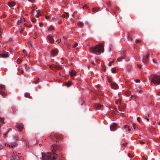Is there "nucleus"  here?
<instances>
[{
  "label": "nucleus",
  "mask_w": 160,
  "mask_h": 160,
  "mask_svg": "<svg viewBox=\"0 0 160 160\" xmlns=\"http://www.w3.org/2000/svg\"><path fill=\"white\" fill-rule=\"evenodd\" d=\"M52 152H48L42 155L43 160H55L58 155L60 154L61 148L58 145H52L51 147Z\"/></svg>",
  "instance_id": "1"
},
{
  "label": "nucleus",
  "mask_w": 160,
  "mask_h": 160,
  "mask_svg": "<svg viewBox=\"0 0 160 160\" xmlns=\"http://www.w3.org/2000/svg\"><path fill=\"white\" fill-rule=\"evenodd\" d=\"M89 50L91 52L96 55H99L101 52L103 51V45L102 44H98L94 47L90 48Z\"/></svg>",
  "instance_id": "2"
},
{
  "label": "nucleus",
  "mask_w": 160,
  "mask_h": 160,
  "mask_svg": "<svg viewBox=\"0 0 160 160\" xmlns=\"http://www.w3.org/2000/svg\"><path fill=\"white\" fill-rule=\"evenodd\" d=\"M151 81L154 84H160V77L157 75H151L149 78Z\"/></svg>",
  "instance_id": "3"
},
{
  "label": "nucleus",
  "mask_w": 160,
  "mask_h": 160,
  "mask_svg": "<svg viewBox=\"0 0 160 160\" xmlns=\"http://www.w3.org/2000/svg\"><path fill=\"white\" fill-rule=\"evenodd\" d=\"M20 153H17L16 152H13L11 154L12 159V160H18L19 159Z\"/></svg>",
  "instance_id": "4"
},
{
  "label": "nucleus",
  "mask_w": 160,
  "mask_h": 160,
  "mask_svg": "<svg viewBox=\"0 0 160 160\" xmlns=\"http://www.w3.org/2000/svg\"><path fill=\"white\" fill-rule=\"evenodd\" d=\"M5 86L3 85H0V94L5 96L6 93L5 92Z\"/></svg>",
  "instance_id": "5"
},
{
  "label": "nucleus",
  "mask_w": 160,
  "mask_h": 160,
  "mask_svg": "<svg viewBox=\"0 0 160 160\" xmlns=\"http://www.w3.org/2000/svg\"><path fill=\"white\" fill-rule=\"evenodd\" d=\"M50 138L51 139L54 141L56 140L57 139H60L59 136L58 135L54 133L50 135Z\"/></svg>",
  "instance_id": "6"
},
{
  "label": "nucleus",
  "mask_w": 160,
  "mask_h": 160,
  "mask_svg": "<svg viewBox=\"0 0 160 160\" xmlns=\"http://www.w3.org/2000/svg\"><path fill=\"white\" fill-rule=\"evenodd\" d=\"M117 128V125L114 123L112 124L110 126V129L111 131H114Z\"/></svg>",
  "instance_id": "7"
},
{
  "label": "nucleus",
  "mask_w": 160,
  "mask_h": 160,
  "mask_svg": "<svg viewBox=\"0 0 160 160\" xmlns=\"http://www.w3.org/2000/svg\"><path fill=\"white\" fill-rule=\"evenodd\" d=\"M16 127L19 132H21V130L23 128V126L21 123L17 124Z\"/></svg>",
  "instance_id": "8"
},
{
  "label": "nucleus",
  "mask_w": 160,
  "mask_h": 160,
  "mask_svg": "<svg viewBox=\"0 0 160 160\" xmlns=\"http://www.w3.org/2000/svg\"><path fill=\"white\" fill-rule=\"evenodd\" d=\"M35 12H37V14L35 15V16L37 18H38L39 15H42V14L40 12H38L37 11H35L34 9H33L31 12V13L32 14V15Z\"/></svg>",
  "instance_id": "9"
},
{
  "label": "nucleus",
  "mask_w": 160,
  "mask_h": 160,
  "mask_svg": "<svg viewBox=\"0 0 160 160\" xmlns=\"http://www.w3.org/2000/svg\"><path fill=\"white\" fill-rule=\"evenodd\" d=\"M50 68L51 69H53L54 68L57 69H62V68H61V67L58 65H51L49 66Z\"/></svg>",
  "instance_id": "10"
},
{
  "label": "nucleus",
  "mask_w": 160,
  "mask_h": 160,
  "mask_svg": "<svg viewBox=\"0 0 160 160\" xmlns=\"http://www.w3.org/2000/svg\"><path fill=\"white\" fill-rule=\"evenodd\" d=\"M26 22V20L25 18H21L20 19L18 20L17 22V24L18 25H20L21 24H22L23 22Z\"/></svg>",
  "instance_id": "11"
},
{
  "label": "nucleus",
  "mask_w": 160,
  "mask_h": 160,
  "mask_svg": "<svg viewBox=\"0 0 160 160\" xmlns=\"http://www.w3.org/2000/svg\"><path fill=\"white\" fill-rule=\"evenodd\" d=\"M149 53H147L146 56L145 58V59L144 58H143L142 61L144 63H147L148 60V57L149 56Z\"/></svg>",
  "instance_id": "12"
},
{
  "label": "nucleus",
  "mask_w": 160,
  "mask_h": 160,
  "mask_svg": "<svg viewBox=\"0 0 160 160\" xmlns=\"http://www.w3.org/2000/svg\"><path fill=\"white\" fill-rule=\"evenodd\" d=\"M58 53V51L57 50H52L51 51V54L52 56L54 57Z\"/></svg>",
  "instance_id": "13"
},
{
  "label": "nucleus",
  "mask_w": 160,
  "mask_h": 160,
  "mask_svg": "<svg viewBox=\"0 0 160 160\" xmlns=\"http://www.w3.org/2000/svg\"><path fill=\"white\" fill-rule=\"evenodd\" d=\"M48 38L51 43H52L54 41V39L52 36H51V35L49 34L48 35Z\"/></svg>",
  "instance_id": "14"
},
{
  "label": "nucleus",
  "mask_w": 160,
  "mask_h": 160,
  "mask_svg": "<svg viewBox=\"0 0 160 160\" xmlns=\"http://www.w3.org/2000/svg\"><path fill=\"white\" fill-rule=\"evenodd\" d=\"M111 86L112 88L117 89L118 87V85L114 82H112L111 84Z\"/></svg>",
  "instance_id": "15"
},
{
  "label": "nucleus",
  "mask_w": 160,
  "mask_h": 160,
  "mask_svg": "<svg viewBox=\"0 0 160 160\" xmlns=\"http://www.w3.org/2000/svg\"><path fill=\"white\" fill-rule=\"evenodd\" d=\"M9 55L7 53H1L0 54V58H6L8 57Z\"/></svg>",
  "instance_id": "16"
},
{
  "label": "nucleus",
  "mask_w": 160,
  "mask_h": 160,
  "mask_svg": "<svg viewBox=\"0 0 160 160\" xmlns=\"http://www.w3.org/2000/svg\"><path fill=\"white\" fill-rule=\"evenodd\" d=\"M102 107V106L98 104V103H96L94 104V108L95 109H99L101 108V107Z\"/></svg>",
  "instance_id": "17"
},
{
  "label": "nucleus",
  "mask_w": 160,
  "mask_h": 160,
  "mask_svg": "<svg viewBox=\"0 0 160 160\" xmlns=\"http://www.w3.org/2000/svg\"><path fill=\"white\" fill-rule=\"evenodd\" d=\"M70 72V75L71 77L75 76L76 75V72L74 70H72L70 72Z\"/></svg>",
  "instance_id": "18"
},
{
  "label": "nucleus",
  "mask_w": 160,
  "mask_h": 160,
  "mask_svg": "<svg viewBox=\"0 0 160 160\" xmlns=\"http://www.w3.org/2000/svg\"><path fill=\"white\" fill-rule=\"evenodd\" d=\"M72 83L70 81H68L67 82L65 83V85L68 87H69L71 86Z\"/></svg>",
  "instance_id": "19"
},
{
  "label": "nucleus",
  "mask_w": 160,
  "mask_h": 160,
  "mask_svg": "<svg viewBox=\"0 0 160 160\" xmlns=\"http://www.w3.org/2000/svg\"><path fill=\"white\" fill-rule=\"evenodd\" d=\"M5 146L6 147H12L13 148V147L15 146V145L13 144H11V145H10L9 143H6L5 144Z\"/></svg>",
  "instance_id": "20"
},
{
  "label": "nucleus",
  "mask_w": 160,
  "mask_h": 160,
  "mask_svg": "<svg viewBox=\"0 0 160 160\" xmlns=\"http://www.w3.org/2000/svg\"><path fill=\"white\" fill-rule=\"evenodd\" d=\"M99 8H93L92 9V11L93 12L95 13V12H97L99 10Z\"/></svg>",
  "instance_id": "21"
},
{
  "label": "nucleus",
  "mask_w": 160,
  "mask_h": 160,
  "mask_svg": "<svg viewBox=\"0 0 160 160\" xmlns=\"http://www.w3.org/2000/svg\"><path fill=\"white\" fill-rule=\"evenodd\" d=\"M8 5L10 7H11L15 5V3L14 2H9Z\"/></svg>",
  "instance_id": "22"
},
{
  "label": "nucleus",
  "mask_w": 160,
  "mask_h": 160,
  "mask_svg": "<svg viewBox=\"0 0 160 160\" xmlns=\"http://www.w3.org/2000/svg\"><path fill=\"white\" fill-rule=\"evenodd\" d=\"M117 70L116 68H112V72L113 73H116Z\"/></svg>",
  "instance_id": "23"
},
{
  "label": "nucleus",
  "mask_w": 160,
  "mask_h": 160,
  "mask_svg": "<svg viewBox=\"0 0 160 160\" xmlns=\"http://www.w3.org/2000/svg\"><path fill=\"white\" fill-rule=\"evenodd\" d=\"M124 128L127 129L129 132L131 131V130L129 128L128 126L127 125H125L124 126Z\"/></svg>",
  "instance_id": "24"
},
{
  "label": "nucleus",
  "mask_w": 160,
  "mask_h": 160,
  "mask_svg": "<svg viewBox=\"0 0 160 160\" xmlns=\"http://www.w3.org/2000/svg\"><path fill=\"white\" fill-rule=\"evenodd\" d=\"M78 25L80 27H82L83 26V23L81 22H79L78 23Z\"/></svg>",
  "instance_id": "25"
},
{
  "label": "nucleus",
  "mask_w": 160,
  "mask_h": 160,
  "mask_svg": "<svg viewBox=\"0 0 160 160\" xmlns=\"http://www.w3.org/2000/svg\"><path fill=\"white\" fill-rule=\"evenodd\" d=\"M21 61H22V59L20 58H18L17 59V60L16 61L17 63L18 64H20L21 63Z\"/></svg>",
  "instance_id": "26"
},
{
  "label": "nucleus",
  "mask_w": 160,
  "mask_h": 160,
  "mask_svg": "<svg viewBox=\"0 0 160 160\" xmlns=\"http://www.w3.org/2000/svg\"><path fill=\"white\" fill-rule=\"evenodd\" d=\"M24 95H25V97L26 98H30V94L28 93H26Z\"/></svg>",
  "instance_id": "27"
},
{
  "label": "nucleus",
  "mask_w": 160,
  "mask_h": 160,
  "mask_svg": "<svg viewBox=\"0 0 160 160\" xmlns=\"http://www.w3.org/2000/svg\"><path fill=\"white\" fill-rule=\"evenodd\" d=\"M24 26L26 27H28V28H31L32 27V26L30 24L29 25H28L26 23H24Z\"/></svg>",
  "instance_id": "28"
},
{
  "label": "nucleus",
  "mask_w": 160,
  "mask_h": 160,
  "mask_svg": "<svg viewBox=\"0 0 160 160\" xmlns=\"http://www.w3.org/2000/svg\"><path fill=\"white\" fill-rule=\"evenodd\" d=\"M115 103L117 105H118L119 103H120V99L118 100H116Z\"/></svg>",
  "instance_id": "29"
},
{
  "label": "nucleus",
  "mask_w": 160,
  "mask_h": 160,
  "mask_svg": "<svg viewBox=\"0 0 160 160\" xmlns=\"http://www.w3.org/2000/svg\"><path fill=\"white\" fill-rule=\"evenodd\" d=\"M22 52L24 54V57H26L27 56V53L26 52V50H23L22 51Z\"/></svg>",
  "instance_id": "30"
},
{
  "label": "nucleus",
  "mask_w": 160,
  "mask_h": 160,
  "mask_svg": "<svg viewBox=\"0 0 160 160\" xmlns=\"http://www.w3.org/2000/svg\"><path fill=\"white\" fill-rule=\"evenodd\" d=\"M124 59V57L122 56V57H119V58H118L117 60L119 62L121 60V59Z\"/></svg>",
  "instance_id": "31"
},
{
  "label": "nucleus",
  "mask_w": 160,
  "mask_h": 160,
  "mask_svg": "<svg viewBox=\"0 0 160 160\" xmlns=\"http://www.w3.org/2000/svg\"><path fill=\"white\" fill-rule=\"evenodd\" d=\"M64 13H65V17H66V18H67L69 16V15L68 13V12H64Z\"/></svg>",
  "instance_id": "32"
},
{
  "label": "nucleus",
  "mask_w": 160,
  "mask_h": 160,
  "mask_svg": "<svg viewBox=\"0 0 160 160\" xmlns=\"http://www.w3.org/2000/svg\"><path fill=\"white\" fill-rule=\"evenodd\" d=\"M54 30V28L52 26H51L48 28V30L49 31H51Z\"/></svg>",
  "instance_id": "33"
},
{
  "label": "nucleus",
  "mask_w": 160,
  "mask_h": 160,
  "mask_svg": "<svg viewBox=\"0 0 160 160\" xmlns=\"http://www.w3.org/2000/svg\"><path fill=\"white\" fill-rule=\"evenodd\" d=\"M18 71H21V73H23L24 72H23V70H22V68H18Z\"/></svg>",
  "instance_id": "34"
},
{
  "label": "nucleus",
  "mask_w": 160,
  "mask_h": 160,
  "mask_svg": "<svg viewBox=\"0 0 160 160\" xmlns=\"http://www.w3.org/2000/svg\"><path fill=\"white\" fill-rule=\"evenodd\" d=\"M128 40L129 41H130V39H131V36L130 35V34H128Z\"/></svg>",
  "instance_id": "35"
},
{
  "label": "nucleus",
  "mask_w": 160,
  "mask_h": 160,
  "mask_svg": "<svg viewBox=\"0 0 160 160\" xmlns=\"http://www.w3.org/2000/svg\"><path fill=\"white\" fill-rule=\"evenodd\" d=\"M32 22H36V19L35 18H33L32 19Z\"/></svg>",
  "instance_id": "36"
},
{
  "label": "nucleus",
  "mask_w": 160,
  "mask_h": 160,
  "mask_svg": "<svg viewBox=\"0 0 160 160\" xmlns=\"http://www.w3.org/2000/svg\"><path fill=\"white\" fill-rule=\"evenodd\" d=\"M39 81V79L38 78H37L35 81H34V82L35 83H37Z\"/></svg>",
  "instance_id": "37"
},
{
  "label": "nucleus",
  "mask_w": 160,
  "mask_h": 160,
  "mask_svg": "<svg viewBox=\"0 0 160 160\" xmlns=\"http://www.w3.org/2000/svg\"><path fill=\"white\" fill-rule=\"evenodd\" d=\"M78 43H76L74 44V45L73 46V48H75L78 46Z\"/></svg>",
  "instance_id": "38"
},
{
  "label": "nucleus",
  "mask_w": 160,
  "mask_h": 160,
  "mask_svg": "<svg viewBox=\"0 0 160 160\" xmlns=\"http://www.w3.org/2000/svg\"><path fill=\"white\" fill-rule=\"evenodd\" d=\"M50 16H51V15H49L46 16H45V18L46 19H48V18H50Z\"/></svg>",
  "instance_id": "39"
},
{
  "label": "nucleus",
  "mask_w": 160,
  "mask_h": 160,
  "mask_svg": "<svg viewBox=\"0 0 160 160\" xmlns=\"http://www.w3.org/2000/svg\"><path fill=\"white\" fill-rule=\"evenodd\" d=\"M132 128L134 129L135 130L136 128V127H135V124L134 123H132Z\"/></svg>",
  "instance_id": "40"
},
{
  "label": "nucleus",
  "mask_w": 160,
  "mask_h": 160,
  "mask_svg": "<svg viewBox=\"0 0 160 160\" xmlns=\"http://www.w3.org/2000/svg\"><path fill=\"white\" fill-rule=\"evenodd\" d=\"M68 48L70 50L71 49V47L69 44H68L67 45Z\"/></svg>",
  "instance_id": "41"
},
{
  "label": "nucleus",
  "mask_w": 160,
  "mask_h": 160,
  "mask_svg": "<svg viewBox=\"0 0 160 160\" xmlns=\"http://www.w3.org/2000/svg\"><path fill=\"white\" fill-rule=\"evenodd\" d=\"M128 156L130 158H132L133 157V156L132 155H131L130 153H128Z\"/></svg>",
  "instance_id": "42"
},
{
  "label": "nucleus",
  "mask_w": 160,
  "mask_h": 160,
  "mask_svg": "<svg viewBox=\"0 0 160 160\" xmlns=\"http://www.w3.org/2000/svg\"><path fill=\"white\" fill-rule=\"evenodd\" d=\"M25 69L26 70H28L29 68V67H27V65L26 64L25 65Z\"/></svg>",
  "instance_id": "43"
},
{
  "label": "nucleus",
  "mask_w": 160,
  "mask_h": 160,
  "mask_svg": "<svg viewBox=\"0 0 160 160\" xmlns=\"http://www.w3.org/2000/svg\"><path fill=\"white\" fill-rule=\"evenodd\" d=\"M8 132H5L3 135V137L4 138H5L6 136V135L8 133Z\"/></svg>",
  "instance_id": "44"
},
{
  "label": "nucleus",
  "mask_w": 160,
  "mask_h": 160,
  "mask_svg": "<svg viewBox=\"0 0 160 160\" xmlns=\"http://www.w3.org/2000/svg\"><path fill=\"white\" fill-rule=\"evenodd\" d=\"M135 81L137 83H138L140 82V80L139 79L135 80Z\"/></svg>",
  "instance_id": "45"
},
{
  "label": "nucleus",
  "mask_w": 160,
  "mask_h": 160,
  "mask_svg": "<svg viewBox=\"0 0 160 160\" xmlns=\"http://www.w3.org/2000/svg\"><path fill=\"white\" fill-rule=\"evenodd\" d=\"M137 121L139 122H140V118L139 117H138L137 118Z\"/></svg>",
  "instance_id": "46"
},
{
  "label": "nucleus",
  "mask_w": 160,
  "mask_h": 160,
  "mask_svg": "<svg viewBox=\"0 0 160 160\" xmlns=\"http://www.w3.org/2000/svg\"><path fill=\"white\" fill-rule=\"evenodd\" d=\"M24 30V28H22L20 31V33H22Z\"/></svg>",
  "instance_id": "47"
},
{
  "label": "nucleus",
  "mask_w": 160,
  "mask_h": 160,
  "mask_svg": "<svg viewBox=\"0 0 160 160\" xmlns=\"http://www.w3.org/2000/svg\"><path fill=\"white\" fill-rule=\"evenodd\" d=\"M136 43H138L140 42V40H136L135 41Z\"/></svg>",
  "instance_id": "48"
},
{
  "label": "nucleus",
  "mask_w": 160,
  "mask_h": 160,
  "mask_svg": "<svg viewBox=\"0 0 160 160\" xmlns=\"http://www.w3.org/2000/svg\"><path fill=\"white\" fill-rule=\"evenodd\" d=\"M56 42L57 43H59V42H61V39H58L56 40Z\"/></svg>",
  "instance_id": "49"
},
{
  "label": "nucleus",
  "mask_w": 160,
  "mask_h": 160,
  "mask_svg": "<svg viewBox=\"0 0 160 160\" xmlns=\"http://www.w3.org/2000/svg\"><path fill=\"white\" fill-rule=\"evenodd\" d=\"M144 118L145 119H146L147 120V121H148L149 119V118H148V117L146 116H145L144 117Z\"/></svg>",
  "instance_id": "50"
},
{
  "label": "nucleus",
  "mask_w": 160,
  "mask_h": 160,
  "mask_svg": "<svg viewBox=\"0 0 160 160\" xmlns=\"http://www.w3.org/2000/svg\"><path fill=\"white\" fill-rule=\"evenodd\" d=\"M113 61H111L109 62V63H108V65L109 66H111V65L112 63L113 62Z\"/></svg>",
  "instance_id": "51"
},
{
  "label": "nucleus",
  "mask_w": 160,
  "mask_h": 160,
  "mask_svg": "<svg viewBox=\"0 0 160 160\" xmlns=\"http://www.w3.org/2000/svg\"><path fill=\"white\" fill-rule=\"evenodd\" d=\"M62 18H66V17H65V13H64V14H63L62 15Z\"/></svg>",
  "instance_id": "52"
},
{
  "label": "nucleus",
  "mask_w": 160,
  "mask_h": 160,
  "mask_svg": "<svg viewBox=\"0 0 160 160\" xmlns=\"http://www.w3.org/2000/svg\"><path fill=\"white\" fill-rule=\"evenodd\" d=\"M140 143L141 144H145V142H142V141H140Z\"/></svg>",
  "instance_id": "53"
},
{
  "label": "nucleus",
  "mask_w": 160,
  "mask_h": 160,
  "mask_svg": "<svg viewBox=\"0 0 160 160\" xmlns=\"http://www.w3.org/2000/svg\"><path fill=\"white\" fill-rule=\"evenodd\" d=\"M142 159L143 160H147L146 158H145L144 157H142Z\"/></svg>",
  "instance_id": "54"
},
{
  "label": "nucleus",
  "mask_w": 160,
  "mask_h": 160,
  "mask_svg": "<svg viewBox=\"0 0 160 160\" xmlns=\"http://www.w3.org/2000/svg\"><path fill=\"white\" fill-rule=\"evenodd\" d=\"M39 26L40 27H41L42 26V23H40L39 24Z\"/></svg>",
  "instance_id": "55"
},
{
  "label": "nucleus",
  "mask_w": 160,
  "mask_h": 160,
  "mask_svg": "<svg viewBox=\"0 0 160 160\" xmlns=\"http://www.w3.org/2000/svg\"><path fill=\"white\" fill-rule=\"evenodd\" d=\"M137 66L139 68H141V66L140 65H138Z\"/></svg>",
  "instance_id": "56"
},
{
  "label": "nucleus",
  "mask_w": 160,
  "mask_h": 160,
  "mask_svg": "<svg viewBox=\"0 0 160 160\" xmlns=\"http://www.w3.org/2000/svg\"><path fill=\"white\" fill-rule=\"evenodd\" d=\"M83 8H87V6L86 5H84L83 7Z\"/></svg>",
  "instance_id": "57"
},
{
  "label": "nucleus",
  "mask_w": 160,
  "mask_h": 160,
  "mask_svg": "<svg viewBox=\"0 0 160 160\" xmlns=\"http://www.w3.org/2000/svg\"><path fill=\"white\" fill-rule=\"evenodd\" d=\"M29 2H34V1L33 0H28Z\"/></svg>",
  "instance_id": "58"
},
{
  "label": "nucleus",
  "mask_w": 160,
  "mask_h": 160,
  "mask_svg": "<svg viewBox=\"0 0 160 160\" xmlns=\"http://www.w3.org/2000/svg\"><path fill=\"white\" fill-rule=\"evenodd\" d=\"M34 35H35V37H37V33L36 32H35L34 33Z\"/></svg>",
  "instance_id": "59"
},
{
  "label": "nucleus",
  "mask_w": 160,
  "mask_h": 160,
  "mask_svg": "<svg viewBox=\"0 0 160 160\" xmlns=\"http://www.w3.org/2000/svg\"><path fill=\"white\" fill-rule=\"evenodd\" d=\"M107 4H108V5H110V3L109 2H107Z\"/></svg>",
  "instance_id": "60"
},
{
  "label": "nucleus",
  "mask_w": 160,
  "mask_h": 160,
  "mask_svg": "<svg viewBox=\"0 0 160 160\" xmlns=\"http://www.w3.org/2000/svg\"><path fill=\"white\" fill-rule=\"evenodd\" d=\"M92 64L94 65H95V64H96V63H95L94 62H92Z\"/></svg>",
  "instance_id": "61"
},
{
  "label": "nucleus",
  "mask_w": 160,
  "mask_h": 160,
  "mask_svg": "<svg viewBox=\"0 0 160 160\" xmlns=\"http://www.w3.org/2000/svg\"><path fill=\"white\" fill-rule=\"evenodd\" d=\"M106 69H103V71L104 72H105L106 71Z\"/></svg>",
  "instance_id": "62"
},
{
  "label": "nucleus",
  "mask_w": 160,
  "mask_h": 160,
  "mask_svg": "<svg viewBox=\"0 0 160 160\" xmlns=\"http://www.w3.org/2000/svg\"><path fill=\"white\" fill-rule=\"evenodd\" d=\"M16 111V110H13V112L14 113H15V112Z\"/></svg>",
  "instance_id": "63"
},
{
  "label": "nucleus",
  "mask_w": 160,
  "mask_h": 160,
  "mask_svg": "<svg viewBox=\"0 0 160 160\" xmlns=\"http://www.w3.org/2000/svg\"><path fill=\"white\" fill-rule=\"evenodd\" d=\"M58 23H59V24H61V21H59V22H58Z\"/></svg>",
  "instance_id": "64"
}]
</instances>
